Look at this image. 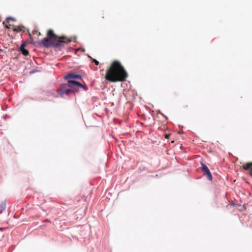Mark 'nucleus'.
Instances as JSON below:
<instances>
[{
  "instance_id": "f257e3e1",
  "label": "nucleus",
  "mask_w": 252,
  "mask_h": 252,
  "mask_svg": "<svg viewBox=\"0 0 252 252\" xmlns=\"http://www.w3.org/2000/svg\"><path fill=\"white\" fill-rule=\"evenodd\" d=\"M128 74L120 62L114 61L107 69L105 78L111 82H123Z\"/></svg>"
},
{
  "instance_id": "f03ea898",
  "label": "nucleus",
  "mask_w": 252,
  "mask_h": 252,
  "mask_svg": "<svg viewBox=\"0 0 252 252\" xmlns=\"http://www.w3.org/2000/svg\"><path fill=\"white\" fill-rule=\"evenodd\" d=\"M71 41L70 39L65 36H58L56 35L53 30H49L47 32V36L40 41V44L43 47L48 48L52 46L59 47L62 43H69Z\"/></svg>"
},
{
  "instance_id": "7ed1b4c3",
  "label": "nucleus",
  "mask_w": 252,
  "mask_h": 252,
  "mask_svg": "<svg viewBox=\"0 0 252 252\" xmlns=\"http://www.w3.org/2000/svg\"><path fill=\"white\" fill-rule=\"evenodd\" d=\"M76 87L85 88L84 85L79 82L69 80L67 81V84H63L58 89L57 93L61 96L63 97L70 94L74 93L77 91L75 90Z\"/></svg>"
},
{
  "instance_id": "20e7f679",
  "label": "nucleus",
  "mask_w": 252,
  "mask_h": 252,
  "mask_svg": "<svg viewBox=\"0 0 252 252\" xmlns=\"http://www.w3.org/2000/svg\"><path fill=\"white\" fill-rule=\"evenodd\" d=\"M201 166L202 171L204 172V175L207 176L208 180H209L210 181H212L213 178L209 168L205 164H203V163H201Z\"/></svg>"
},
{
  "instance_id": "39448f33",
  "label": "nucleus",
  "mask_w": 252,
  "mask_h": 252,
  "mask_svg": "<svg viewBox=\"0 0 252 252\" xmlns=\"http://www.w3.org/2000/svg\"><path fill=\"white\" fill-rule=\"evenodd\" d=\"M242 167L245 170H249L250 174L252 176V162H248L244 164Z\"/></svg>"
},
{
  "instance_id": "423d86ee",
  "label": "nucleus",
  "mask_w": 252,
  "mask_h": 252,
  "mask_svg": "<svg viewBox=\"0 0 252 252\" xmlns=\"http://www.w3.org/2000/svg\"><path fill=\"white\" fill-rule=\"evenodd\" d=\"M66 79L69 80L70 79H78L81 78V76L78 74L70 73L66 75L65 77Z\"/></svg>"
},
{
  "instance_id": "0eeeda50",
  "label": "nucleus",
  "mask_w": 252,
  "mask_h": 252,
  "mask_svg": "<svg viewBox=\"0 0 252 252\" xmlns=\"http://www.w3.org/2000/svg\"><path fill=\"white\" fill-rule=\"evenodd\" d=\"M23 26H18L17 27H15L13 29V31L16 32H20L23 30Z\"/></svg>"
},
{
  "instance_id": "6e6552de",
  "label": "nucleus",
  "mask_w": 252,
  "mask_h": 252,
  "mask_svg": "<svg viewBox=\"0 0 252 252\" xmlns=\"http://www.w3.org/2000/svg\"><path fill=\"white\" fill-rule=\"evenodd\" d=\"M5 208H6V204L5 203H2V204H1V205H0V211L2 212V211H4L5 209Z\"/></svg>"
},
{
  "instance_id": "1a4fd4ad",
  "label": "nucleus",
  "mask_w": 252,
  "mask_h": 252,
  "mask_svg": "<svg viewBox=\"0 0 252 252\" xmlns=\"http://www.w3.org/2000/svg\"><path fill=\"white\" fill-rule=\"evenodd\" d=\"M21 52L23 54V55H24V56H28L29 54V51L26 49H24V50L21 51Z\"/></svg>"
},
{
  "instance_id": "9d476101",
  "label": "nucleus",
  "mask_w": 252,
  "mask_h": 252,
  "mask_svg": "<svg viewBox=\"0 0 252 252\" xmlns=\"http://www.w3.org/2000/svg\"><path fill=\"white\" fill-rule=\"evenodd\" d=\"M91 58V60H92V61L95 63V64L96 65H98L99 63V62L97 61V60H96L95 59H93L92 58Z\"/></svg>"
},
{
  "instance_id": "9b49d317",
  "label": "nucleus",
  "mask_w": 252,
  "mask_h": 252,
  "mask_svg": "<svg viewBox=\"0 0 252 252\" xmlns=\"http://www.w3.org/2000/svg\"><path fill=\"white\" fill-rule=\"evenodd\" d=\"M25 43L22 44L20 47V51H21L25 49Z\"/></svg>"
},
{
  "instance_id": "f8f14e48",
  "label": "nucleus",
  "mask_w": 252,
  "mask_h": 252,
  "mask_svg": "<svg viewBox=\"0 0 252 252\" xmlns=\"http://www.w3.org/2000/svg\"><path fill=\"white\" fill-rule=\"evenodd\" d=\"M3 24L4 25V27H5V28H6V29H10V25H7L5 24V22H3Z\"/></svg>"
},
{
  "instance_id": "ddd939ff",
  "label": "nucleus",
  "mask_w": 252,
  "mask_h": 252,
  "mask_svg": "<svg viewBox=\"0 0 252 252\" xmlns=\"http://www.w3.org/2000/svg\"><path fill=\"white\" fill-rule=\"evenodd\" d=\"M170 135H171L170 133L166 134L165 135V138L166 139H168L169 138V137L170 136Z\"/></svg>"
},
{
  "instance_id": "4468645a",
  "label": "nucleus",
  "mask_w": 252,
  "mask_h": 252,
  "mask_svg": "<svg viewBox=\"0 0 252 252\" xmlns=\"http://www.w3.org/2000/svg\"><path fill=\"white\" fill-rule=\"evenodd\" d=\"M6 19L7 20H14L13 18H11V17H8Z\"/></svg>"
}]
</instances>
